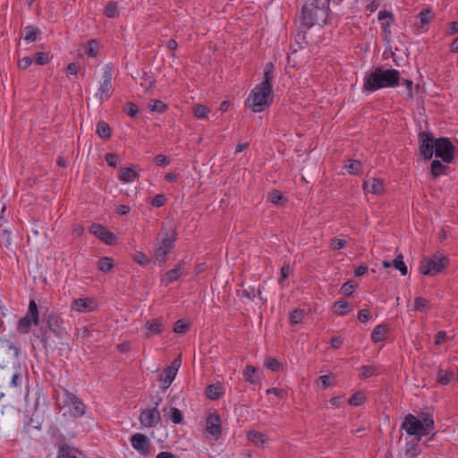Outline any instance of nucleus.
<instances>
[{"mask_svg":"<svg viewBox=\"0 0 458 458\" xmlns=\"http://www.w3.org/2000/svg\"><path fill=\"white\" fill-rule=\"evenodd\" d=\"M272 63L266 64L264 71L263 81L258 84L248 97L245 105L253 112H261L265 107L268 106L272 100V81H273Z\"/></svg>","mask_w":458,"mask_h":458,"instance_id":"nucleus-1","label":"nucleus"},{"mask_svg":"<svg viewBox=\"0 0 458 458\" xmlns=\"http://www.w3.org/2000/svg\"><path fill=\"white\" fill-rule=\"evenodd\" d=\"M400 81V72L395 69L377 67L364 77L363 90L374 92L382 88L396 87Z\"/></svg>","mask_w":458,"mask_h":458,"instance_id":"nucleus-2","label":"nucleus"},{"mask_svg":"<svg viewBox=\"0 0 458 458\" xmlns=\"http://www.w3.org/2000/svg\"><path fill=\"white\" fill-rule=\"evenodd\" d=\"M401 428L410 436H414L419 439L431 433L434 429V420L429 414H423L421 419L409 413L404 417Z\"/></svg>","mask_w":458,"mask_h":458,"instance_id":"nucleus-3","label":"nucleus"},{"mask_svg":"<svg viewBox=\"0 0 458 458\" xmlns=\"http://www.w3.org/2000/svg\"><path fill=\"white\" fill-rule=\"evenodd\" d=\"M177 233L174 229L162 228L157 237V247L152 259L156 263L163 264L166 260V255L174 247Z\"/></svg>","mask_w":458,"mask_h":458,"instance_id":"nucleus-4","label":"nucleus"},{"mask_svg":"<svg viewBox=\"0 0 458 458\" xmlns=\"http://www.w3.org/2000/svg\"><path fill=\"white\" fill-rule=\"evenodd\" d=\"M447 265V259L441 254H435L431 258L421 260L420 271L425 276H435L440 273Z\"/></svg>","mask_w":458,"mask_h":458,"instance_id":"nucleus-5","label":"nucleus"},{"mask_svg":"<svg viewBox=\"0 0 458 458\" xmlns=\"http://www.w3.org/2000/svg\"><path fill=\"white\" fill-rule=\"evenodd\" d=\"M39 323V316L38 305L34 300L29 303L27 314L19 319L17 330L20 334H28L30 330L31 325L38 326Z\"/></svg>","mask_w":458,"mask_h":458,"instance_id":"nucleus-6","label":"nucleus"},{"mask_svg":"<svg viewBox=\"0 0 458 458\" xmlns=\"http://www.w3.org/2000/svg\"><path fill=\"white\" fill-rule=\"evenodd\" d=\"M63 402L72 417L80 418L85 414L86 406L83 402L67 389H64L63 391Z\"/></svg>","mask_w":458,"mask_h":458,"instance_id":"nucleus-7","label":"nucleus"},{"mask_svg":"<svg viewBox=\"0 0 458 458\" xmlns=\"http://www.w3.org/2000/svg\"><path fill=\"white\" fill-rule=\"evenodd\" d=\"M318 0H307L301 8V22L307 29H310L318 20Z\"/></svg>","mask_w":458,"mask_h":458,"instance_id":"nucleus-8","label":"nucleus"},{"mask_svg":"<svg viewBox=\"0 0 458 458\" xmlns=\"http://www.w3.org/2000/svg\"><path fill=\"white\" fill-rule=\"evenodd\" d=\"M161 398L159 397L155 402V407L150 409H145L140 415V424L144 427L153 428L156 427L161 420L160 411L157 409Z\"/></svg>","mask_w":458,"mask_h":458,"instance_id":"nucleus-9","label":"nucleus"},{"mask_svg":"<svg viewBox=\"0 0 458 458\" xmlns=\"http://www.w3.org/2000/svg\"><path fill=\"white\" fill-rule=\"evenodd\" d=\"M420 151L421 156L427 160L430 159L435 154L437 148V140L432 134L421 131L420 133Z\"/></svg>","mask_w":458,"mask_h":458,"instance_id":"nucleus-10","label":"nucleus"},{"mask_svg":"<svg viewBox=\"0 0 458 458\" xmlns=\"http://www.w3.org/2000/svg\"><path fill=\"white\" fill-rule=\"evenodd\" d=\"M112 91V67L106 64L104 68L103 72V82L101 83L96 96L98 98L101 103L106 101Z\"/></svg>","mask_w":458,"mask_h":458,"instance_id":"nucleus-11","label":"nucleus"},{"mask_svg":"<svg viewBox=\"0 0 458 458\" xmlns=\"http://www.w3.org/2000/svg\"><path fill=\"white\" fill-rule=\"evenodd\" d=\"M435 156L445 163H451L454 159V146L448 139L440 138L437 140Z\"/></svg>","mask_w":458,"mask_h":458,"instance_id":"nucleus-12","label":"nucleus"},{"mask_svg":"<svg viewBox=\"0 0 458 458\" xmlns=\"http://www.w3.org/2000/svg\"><path fill=\"white\" fill-rule=\"evenodd\" d=\"M131 446L141 455L148 456L151 453V442L141 433H135L131 437Z\"/></svg>","mask_w":458,"mask_h":458,"instance_id":"nucleus-13","label":"nucleus"},{"mask_svg":"<svg viewBox=\"0 0 458 458\" xmlns=\"http://www.w3.org/2000/svg\"><path fill=\"white\" fill-rule=\"evenodd\" d=\"M89 232L107 245L116 243V235L106 230V228L100 224H92L89 227Z\"/></svg>","mask_w":458,"mask_h":458,"instance_id":"nucleus-14","label":"nucleus"},{"mask_svg":"<svg viewBox=\"0 0 458 458\" xmlns=\"http://www.w3.org/2000/svg\"><path fill=\"white\" fill-rule=\"evenodd\" d=\"M206 431L208 434L218 439L222 433L221 419L218 414L211 413L206 420Z\"/></svg>","mask_w":458,"mask_h":458,"instance_id":"nucleus-15","label":"nucleus"},{"mask_svg":"<svg viewBox=\"0 0 458 458\" xmlns=\"http://www.w3.org/2000/svg\"><path fill=\"white\" fill-rule=\"evenodd\" d=\"M363 190L366 193L379 195L385 191V183L381 179L369 177L363 182Z\"/></svg>","mask_w":458,"mask_h":458,"instance_id":"nucleus-16","label":"nucleus"},{"mask_svg":"<svg viewBox=\"0 0 458 458\" xmlns=\"http://www.w3.org/2000/svg\"><path fill=\"white\" fill-rule=\"evenodd\" d=\"M96 302L90 298H79L72 301L71 309L78 312L87 313L94 310Z\"/></svg>","mask_w":458,"mask_h":458,"instance_id":"nucleus-17","label":"nucleus"},{"mask_svg":"<svg viewBox=\"0 0 458 458\" xmlns=\"http://www.w3.org/2000/svg\"><path fill=\"white\" fill-rule=\"evenodd\" d=\"M145 327L147 329L146 337L148 338L155 335L161 334L165 328L162 318L148 320L145 324Z\"/></svg>","mask_w":458,"mask_h":458,"instance_id":"nucleus-18","label":"nucleus"},{"mask_svg":"<svg viewBox=\"0 0 458 458\" xmlns=\"http://www.w3.org/2000/svg\"><path fill=\"white\" fill-rule=\"evenodd\" d=\"M47 323L50 332L54 333L56 336L61 335L63 320L59 315L54 312L49 313L47 315Z\"/></svg>","mask_w":458,"mask_h":458,"instance_id":"nucleus-19","label":"nucleus"},{"mask_svg":"<svg viewBox=\"0 0 458 458\" xmlns=\"http://www.w3.org/2000/svg\"><path fill=\"white\" fill-rule=\"evenodd\" d=\"M185 262L183 260L179 261L176 267L166 272L165 280L166 284L173 283L178 280L183 275V267Z\"/></svg>","mask_w":458,"mask_h":458,"instance_id":"nucleus-20","label":"nucleus"},{"mask_svg":"<svg viewBox=\"0 0 458 458\" xmlns=\"http://www.w3.org/2000/svg\"><path fill=\"white\" fill-rule=\"evenodd\" d=\"M243 376L250 384H258L260 382V377L257 371V368L251 365H247L243 370Z\"/></svg>","mask_w":458,"mask_h":458,"instance_id":"nucleus-21","label":"nucleus"},{"mask_svg":"<svg viewBox=\"0 0 458 458\" xmlns=\"http://www.w3.org/2000/svg\"><path fill=\"white\" fill-rule=\"evenodd\" d=\"M38 32L39 30L37 27L30 25L24 28L21 37L27 43H31L37 39Z\"/></svg>","mask_w":458,"mask_h":458,"instance_id":"nucleus-22","label":"nucleus"},{"mask_svg":"<svg viewBox=\"0 0 458 458\" xmlns=\"http://www.w3.org/2000/svg\"><path fill=\"white\" fill-rule=\"evenodd\" d=\"M175 376H176L175 372H173V370L165 369L159 377V381L162 383V388L163 389L168 388L169 386L174 381Z\"/></svg>","mask_w":458,"mask_h":458,"instance_id":"nucleus-23","label":"nucleus"},{"mask_svg":"<svg viewBox=\"0 0 458 458\" xmlns=\"http://www.w3.org/2000/svg\"><path fill=\"white\" fill-rule=\"evenodd\" d=\"M386 333V326L383 324L378 325L373 329L371 334V339L374 343L381 342L385 339Z\"/></svg>","mask_w":458,"mask_h":458,"instance_id":"nucleus-24","label":"nucleus"},{"mask_svg":"<svg viewBox=\"0 0 458 458\" xmlns=\"http://www.w3.org/2000/svg\"><path fill=\"white\" fill-rule=\"evenodd\" d=\"M97 134L102 139H109L111 137L110 126L103 121L98 122L97 124Z\"/></svg>","mask_w":458,"mask_h":458,"instance_id":"nucleus-25","label":"nucleus"},{"mask_svg":"<svg viewBox=\"0 0 458 458\" xmlns=\"http://www.w3.org/2000/svg\"><path fill=\"white\" fill-rule=\"evenodd\" d=\"M453 377L452 372L439 369L437 374V382L440 385L446 386L451 382Z\"/></svg>","mask_w":458,"mask_h":458,"instance_id":"nucleus-26","label":"nucleus"},{"mask_svg":"<svg viewBox=\"0 0 458 458\" xmlns=\"http://www.w3.org/2000/svg\"><path fill=\"white\" fill-rule=\"evenodd\" d=\"M446 169L447 166L438 160H433L430 165L431 174L434 178L444 174Z\"/></svg>","mask_w":458,"mask_h":458,"instance_id":"nucleus-27","label":"nucleus"},{"mask_svg":"<svg viewBox=\"0 0 458 458\" xmlns=\"http://www.w3.org/2000/svg\"><path fill=\"white\" fill-rule=\"evenodd\" d=\"M248 438L259 447H263L266 443L264 435L258 431H250L248 433Z\"/></svg>","mask_w":458,"mask_h":458,"instance_id":"nucleus-28","label":"nucleus"},{"mask_svg":"<svg viewBox=\"0 0 458 458\" xmlns=\"http://www.w3.org/2000/svg\"><path fill=\"white\" fill-rule=\"evenodd\" d=\"M136 177L138 174L131 168L122 169L119 175V179L125 182H131Z\"/></svg>","mask_w":458,"mask_h":458,"instance_id":"nucleus-29","label":"nucleus"},{"mask_svg":"<svg viewBox=\"0 0 458 458\" xmlns=\"http://www.w3.org/2000/svg\"><path fill=\"white\" fill-rule=\"evenodd\" d=\"M58 458H79V457L77 456V452L73 448L64 445H62L59 447Z\"/></svg>","mask_w":458,"mask_h":458,"instance_id":"nucleus-30","label":"nucleus"},{"mask_svg":"<svg viewBox=\"0 0 458 458\" xmlns=\"http://www.w3.org/2000/svg\"><path fill=\"white\" fill-rule=\"evenodd\" d=\"M433 17L434 15L432 14L431 10L426 9L421 11L419 13L420 23H417V26L419 28H423L424 25L428 24L433 19Z\"/></svg>","mask_w":458,"mask_h":458,"instance_id":"nucleus-31","label":"nucleus"},{"mask_svg":"<svg viewBox=\"0 0 458 458\" xmlns=\"http://www.w3.org/2000/svg\"><path fill=\"white\" fill-rule=\"evenodd\" d=\"M104 13L108 18H115L119 15L118 6L116 2H109L106 7Z\"/></svg>","mask_w":458,"mask_h":458,"instance_id":"nucleus-32","label":"nucleus"},{"mask_svg":"<svg viewBox=\"0 0 458 458\" xmlns=\"http://www.w3.org/2000/svg\"><path fill=\"white\" fill-rule=\"evenodd\" d=\"M169 419L171 420V421L174 424H181L182 423L183 421V416H182V411L176 408V407H172L169 411Z\"/></svg>","mask_w":458,"mask_h":458,"instance_id":"nucleus-33","label":"nucleus"},{"mask_svg":"<svg viewBox=\"0 0 458 458\" xmlns=\"http://www.w3.org/2000/svg\"><path fill=\"white\" fill-rule=\"evenodd\" d=\"M98 267L102 272H108L113 267V260L111 258L103 257L98 260Z\"/></svg>","mask_w":458,"mask_h":458,"instance_id":"nucleus-34","label":"nucleus"},{"mask_svg":"<svg viewBox=\"0 0 458 458\" xmlns=\"http://www.w3.org/2000/svg\"><path fill=\"white\" fill-rule=\"evenodd\" d=\"M358 287V284H356L354 281L352 280H349L347 282H345L341 289H340V292L341 293H343L344 295H346V296H350L352 295V293L354 292V290Z\"/></svg>","mask_w":458,"mask_h":458,"instance_id":"nucleus-35","label":"nucleus"},{"mask_svg":"<svg viewBox=\"0 0 458 458\" xmlns=\"http://www.w3.org/2000/svg\"><path fill=\"white\" fill-rule=\"evenodd\" d=\"M348 306L349 304L347 301L344 300L337 301L336 302H335L333 307L334 312L338 315L344 316L348 312Z\"/></svg>","mask_w":458,"mask_h":458,"instance_id":"nucleus-36","label":"nucleus"},{"mask_svg":"<svg viewBox=\"0 0 458 458\" xmlns=\"http://www.w3.org/2000/svg\"><path fill=\"white\" fill-rule=\"evenodd\" d=\"M206 394L211 400H217L221 396L220 387L216 385H209L207 387Z\"/></svg>","mask_w":458,"mask_h":458,"instance_id":"nucleus-37","label":"nucleus"},{"mask_svg":"<svg viewBox=\"0 0 458 458\" xmlns=\"http://www.w3.org/2000/svg\"><path fill=\"white\" fill-rule=\"evenodd\" d=\"M392 265L398 269L402 275L405 276L407 274V267L403 262V255H398L393 261Z\"/></svg>","mask_w":458,"mask_h":458,"instance_id":"nucleus-38","label":"nucleus"},{"mask_svg":"<svg viewBox=\"0 0 458 458\" xmlns=\"http://www.w3.org/2000/svg\"><path fill=\"white\" fill-rule=\"evenodd\" d=\"M345 167L351 174H358L361 171L362 165L358 160H349V164Z\"/></svg>","mask_w":458,"mask_h":458,"instance_id":"nucleus-39","label":"nucleus"},{"mask_svg":"<svg viewBox=\"0 0 458 458\" xmlns=\"http://www.w3.org/2000/svg\"><path fill=\"white\" fill-rule=\"evenodd\" d=\"M155 81L151 79L148 72H142L140 85L145 89V92H148L153 86Z\"/></svg>","mask_w":458,"mask_h":458,"instance_id":"nucleus-40","label":"nucleus"},{"mask_svg":"<svg viewBox=\"0 0 458 458\" xmlns=\"http://www.w3.org/2000/svg\"><path fill=\"white\" fill-rule=\"evenodd\" d=\"M303 317L304 311L302 310L296 309L290 313V321L293 325H296L301 322Z\"/></svg>","mask_w":458,"mask_h":458,"instance_id":"nucleus-41","label":"nucleus"},{"mask_svg":"<svg viewBox=\"0 0 458 458\" xmlns=\"http://www.w3.org/2000/svg\"><path fill=\"white\" fill-rule=\"evenodd\" d=\"M148 108L152 112L163 113L165 110L166 106L162 101L155 99L148 104Z\"/></svg>","mask_w":458,"mask_h":458,"instance_id":"nucleus-42","label":"nucleus"},{"mask_svg":"<svg viewBox=\"0 0 458 458\" xmlns=\"http://www.w3.org/2000/svg\"><path fill=\"white\" fill-rule=\"evenodd\" d=\"M209 113L208 106L197 105L193 107V114L197 118H204Z\"/></svg>","mask_w":458,"mask_h":458,"instance_id":"nucleus-43","label":"nucleus"},{"mask_svg":"<svg viewBox=\"0 0 458 458\" xmlns=\"http://www.w3.org/2000/svg\"><path fill=\"white\" fill-rule=\"evenodd\" d=\"M267 198L273 204L279 205L284 199V195L280 191L273 190L269 192Z\"/></svg>","mask_w":458,"mask_h":458,"instance_id":"nucleus-44","label":"nucleus"},{"mask_svg":"<svg viewBox=\"0 0 458 458\" xmlns=\"http://www.w3.org/2000/svg\"><path fill=\"white\" fill-rule=\"evenodd\" d=\"M364 401H365L364 394L360 392H357L350 397L348 402L352 406H358V405H360L361 403H363Z\"/></svg>","mask_w":458,"mask_h":458,"instance_id":"nucleus-45","label":"nucleus"},{"mask_svg":"<svg viewBox=\"0 0 458 458\" xmlns=\"http://www.w3.org/2000/svg\"><path fill=\"white\" fill-rule=\"evenodd\" d=\"M98 43L95 39H90L88 41L86 53L91 56L95 57L98 55Z\"/></svg>","mask_w":458,"mask_h":458,"instance_id":"nucleus-46","label":"nucleus"},{"mask_svg":"<svg viewBox=\"0 0 458 458\" xmlns=\"http://www.w3.org/2000/svg\"><path fill=\"white\" fill-rule=\"evenodd\" d=\"M265 366L272 371H278L281 368L280 362L272 357H269L266 360Z\"/></svg>","mask_w":458,"mask_h":458,"instance_id":"nucleus-47","label":"nucleus"},{"mask_svg":"<svg viewBox=\"0 0 458 458\" xmlns=\"http://www.w3.org/2000/svg\"><path fill=\"white\" fill-rule=\"evenodd\" d=\"M428 301L422 298V297H417L414 300V309L419 311H425L426 308L428 307Z\"/></svg>","mask_w":458,"mask_h":458,"instance_id":"nucleus-48","label":"nucleus"},{"mask_svg":"<svg viewBox=\"0 0 458 458\" xmlns=\"http://www.w3.org/2000/svg\"><path fill=\"white\" fill-rule=\"evenodd\" d=\"M133 260L143 267L147 266L149 263V259H148V257L143 252L140 251L135 253Z\"/></svg>","mask_w":458,"mask_h":458,"instance_id":"nucleus-49","label":"nucleus"},{"mask_svg":"<svg viewBox=\"0 0 458 458\" xmlns=\"http://www.w3.org/2000/svg\"><path fill=\"white\" fill-rule=\"evenodd\" d=\"M347 242L344 239L333 238L330 242V247L333 250H341L346 246Z\"/></svg>","mask_w":458,"mask_h":458,"instance_id":"nucleus-50","label":"nucleus"},{"mask_svg":"<svg viewBox=\"0 0 458 458\" xmlns=\"http://www.w3.org/2000/svg\"><path fill=\"white\" fill-rule=\"evenodd\" d=\"M360 371L361 373L360 377L365 379L370 377L374 374L375 369L372 366L364 365L360 368Z\"/></svg>","mask_w":458,"mask_h":458,"instance_id":"nucleus-51","label":"nucleus"},{"mask_svg":"<svg viewBox=\"0 0 458 458\" xmlns=\"http://www.w3.org/2000/svg\"><path fill=\"white\" fill-rule=\"evenodd\" d=\"M166 202V198L164 194H157L152 201H151V204L152 206L156 207V208H160L162 206H164Z\"/></svg>","mask_w":458,"mask_h":458,"instance_id":"nucleus-52","label":"nucleus"},{"mask_svg":"<svg viewBox=\"0 0 458 458\" xmlns=\"http://www.w3.org/2000/svg\"><path fill=\"white\" fill-rule=\"evenodd\" d=\"M0 343L3 344V347H6L8 348L9 350L13 351V357L14 358H18L19 356V353H20V350L18 347L14 346L10 341L8 340H1L0 339Z\"/></svg>","mask_w":458,"mask_h":458,"instance_id":"nucleus-53","label":"nucleus"},{"mask_svg":"<svg viewBox=\"0 0 458 458\" xmlns=\"http://www.w3.org/2000/svg\"><path fill=\"white\" fill-rule=\"evenodd\" d=\"M105 159L110 166L115 167L119 161V157L114 153H107L106 154Z\"/></svg>","mask_w":458,"mask_h":458,"instance_id":"nucleus-54","label":"nucleus"},{"mask_svg":"<svg viewBox=\"0 0 458 458\" xmlns=\"http://www.w3.org/2000/svg\"><path fill=\"white\" fill-rule=\"evenodd\" d=\"M189 326L188 324H186L185 322H183L182 320H178L176 321V323L174 324V331L175 333H178V334H182L184 332H186V330L188 329Z\"/></svg>","mask_w":458,"mask_h":458,"instance_id":"nucleus-55","label":"nucleus"},{"mask_svg":"<svg viewBox=\"0 0 458 458\" xmlns=\"http://www.w3.org/2000/svg\"><path fill=\"white\" fill-rule=\"evenodd\" d=\"M139 108L136 104L131 102L126 104L125 112L129 116L134 117L137 114Z\"/></svg>","mask_w":458,"mask_h":458,"instance_id":"nucleus-56","label":"nucleus"},{"mask_svg":"<svg viewBox=\"0 0 458 458\" xmlns=\"http://www.w3.org/2000/svg\"><path fill=\"white\" fill-rule=\"evenodd\" d=\"M370 318H371V313L367 309L360 310L358 313V319L360 322H363V323L368 322Z\"/></svg>","mask_w":458,"mask_h":458,"instance_id":"nucleus-57","label":"nucleus"},{"mask_svg":"<svg viewBox=\"0 0 458 458\" xmlns=\"http://www.w3.org/2000/svg\"><path fill=\"white\" fill-rule=\"evenodd\" d=\"M290 272H291V267L288 264H285L281 268V276L278 280V283L281 284L283 283L284 280H285L289 275H290Z\"/></svg>","mask_w":458,"mask_h":458,"instance_id":"nucleus-58","label":"nucleus"},{"mask_svg":"<svg viewBox=\"0 0 458 458\" xmlns=\"http://www.w3.org/2000/svg\"><path fill=\"white\" fill-rule=\"evenodd\" d=\"M155 164L159 166H165L169 164V159L165 155H157L155 157Z\"/></svg>","mask_w":458,"mask_h":458,"instance_id":"nucleus-59","label":"nucleus"},{"mask_svg":"<svg viewBox=\"0 0 458 458\" xmlns=\"http://www.w3.org/2000/svg\"><path fill=\"white\" fill-rule=\"evenodd\" d=\"M35 62L37 64L44 65L48 63V58L45 53L39 52L36 54Z\"/></svg>","mask_w":458,"mask_h":458,"instance_id":"nucleus-60","label":"nucleus"},{"mask_svg":"<svg viewBox=\"0 0 458 458\" xmlns=\"http://www.w3.org/2000/svg\"><path fill=\"white\" fill-rule=\"evenodd\" d=\"M32 64V59L29 56H25L19 60L18 66L20 69H27Z\"/></svg>","mask_w":458,"mask_h":458,"instance_id":"nucleus-61","label":"nucleus"},{"mask_svg":"<svg viewBox=\"0 0 458 458\" xmlns=\"http://www.w3.org/2000/svg\"><path fill=\"white\" fill-rule=\"evenodd\" d=\"M181 363H182L181 358L178 357V358L174 359L173 360L172 364L169 367H167L166 369L169 370H173V372H175L177 374V371L181 366Z\"/></svg>","mask_w":458,"mask_h":458,"instance_id":"nucleus-62","label":"nucleus"},{"mask_svg":"<svg viewBox=\"0 0 458 458\" xmlns=\"http://www.w3.org/2000/svg\"><path fill=\"white\" fill-rule=\"evenodd\" d=\"M318 382L321 385L322 387H327L331 385L330 381V376L329 375H323L318 377Z\"/></svg>","mask_w":458,"mask_h":458,"instance_id":"nucleus-63","label":"nucleus"},{"mask_svg":"<svg viewBox=\"0 0 458 458\" xmlns=\"http://www.w3.org/2000/svg\"><path fill=\"white\" fill-rule=\"evenodd\" d=\"M21 376L19 373H14L12 377V380L10 382V386L13 387H17L21 384Z\"/></svg>","mask_w":458,"mask_h":458,"instance_id":"nucleus-64","label":"nucleus"}]
</instances>
